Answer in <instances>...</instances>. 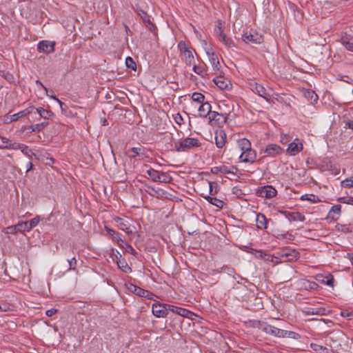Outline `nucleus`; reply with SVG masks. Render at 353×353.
<instances>
[{
	"instance_id": "nucleus-28",
	"label": "nucleus",
	"mask_w": 353,
	"mask_h": 353,
	"mask_svg": "<svg viewBox=\"0 0 353 353\" xmlns=\"http://www.w3.org/2000/svg\"><path fill=\"white\" fill-rule=\"evenodd\" d=\"M203 185L209 189V194L214 195L216 194L218 191V185L216 183L205 181L203 182Z\"/></svg>"
},
{
	"instance_id": "nucleus-50",
	"label": "nucleus",
	"mask_w": 353,
	"mask_h": 353,
	"mask_svg": "<svg viewBox=\"0 0 353 353\" xmlns=\"http://www.w3.org/2000/svg\"><path fill=\"white\" fill-rule=\"evenodd\" d=\"M152 190L159 196H161V197H163V198H165V199H168V196H170V194L163 190H161L160 188H158L157 190H155L154 188H152Z\"/></svg>"
},
{
	"instance_id": "nucleus-22",
	"label": "nucleus",
	"mask_w": 353,
	"mask_h": 353,
	"mask_svg": "<svg viewBox=\"0 0 353 353\" xmlns=\"http://www.w3.org/2000/svg\"><path fill=\"white\" fill-rule=\"evenodd\" d=\"M139 15L143 19V22L150 30H152L154 28V25L152 23L150 17L147 14V12L143 10H139Z\"/></svg>"
},
{
	"instance_id": "nucleus-25",
	"label": "nucleus",
	"mask_w": 353,
	"mask_h": 353,
	"mask_svg": "<svg viewBox=\"0 0 353 353\" xmlns=\"http://www.w3.org/2000/svg\"><path fill=\"white\" fill-rule=\"evenodd\" d=\"M256 222L259 229H265L267 228V219L263 214L256 215Z\"/></svg>"
},
{
	"instance_id": "nucleus-47",
	"label": "nucleus",
	"mask_w": 353,
	"mask_h": 353,
	"mask_svg": "<svg viewBox=\"0 0 353 353\" xmlns=\"http://www.w3.org/2000/svg\"><path fill=\"white\" fill-rule=\"evenodd\" d=\"M141 150V149L140 148H132L128 150V154L131 158H134L139 154Z\"/></svg>"
},
{
	"instance_id": "nucleus-15",
	"label": "nucleus",
	"mask_w": 353,
	"mask_h": 353,
	"mask_svg": "<svg viewBox=\"0 0 353 353\" xmlns=\"http://www.w3.org/2000/svg\"><path fill=\"white\" fill-rule=\"evenodd\" d=\"M213 81L221 90H229L232 88L230 81L223 77H216L213 79Z\"/></svg>"
},
{
	"instance_id": "nucleus-9",
	"label": "nucleus",
	"mask_w": 353,
	"mask_h": 353,
	"mask_svg": "<svg viewBox=\"0 0 353 353\" xmlns=\"http://www.w3.org/2000/svg\"><path fill=\"white\" fill-rule=\"evenodd\" d=\"M168 311H171L173 313H176L181 316L192 319V316L194 315L193 312L182 307H179L173 305L168 304L167 305Z\"/></svg>"
},
{
	"instance_id": "nucleus-16",
	"label": "nucleus",
	"mask_w": 353,
	"mask_h": 353,
	"mask_svg": "<svg viewBox=\"0 0 353 353\" xmlns=\"http://www.w3.org/2000/svg\"><path fill=\"white\" fill-rule=\"evenodd\" d=\"M243 40L246 43H261L263 39L262 37L257 34L246 32L243 34Z\"/></svg>"
},
{
	"instance_id": "nucleus-1",
	"label": "nucleus",
	"mask_w": 353,
	"mask_h": 353,
	"mask_svg": "<svg viewBox=\"0 0 353 353\" xmlns=\"http://www.w3.org/2000/svg\"><path fill=\"white\" fill-rule=\"evenodd\" d=\"M239 153L241 162L253 163L256 158V152L252 148L250 141L247 139H240L236 141V149Z\"/></svg>"
},
{
	"instance_id": "nucleus-51",
	"label": "nucleus",
	"mask_w": 353,
	"mask_h": 353,
	"mask_svg": "<svg viewBox=\"0 0 353 353\" xmlns=\"http://www.w3.org/2000/svg\"><path fill=\"white\" fill-rule=\"evenodd\" d=\"M342 186L345 188H351L353 187V176L346 179L345 180L342 181Z\"/></svg>"
},
{
	"instance_id": "nucleus-2",
	"label": "nucleus",
	"mask_w": 353,
	"mask_h": 353,
	"mask_svg": "<svg viewBox=\"0 0 353 353\" xmlns=\"http://www.w3.org/2000/svg\"><path fill=\"white\" fill-rule=\"evenodd\" d=\"M178 48L180 52V56L182 61L187 66H191L194 63V53L195 50L191 46H189L183 41H180L178 43Z\"/></svg>"
},
{
	"instance_id": "nucleus-5",
	"label": "nucleus",
	"mask_w": 353,
	"mask_h": 353,
	"mask_svg": "<svg viewBox=\"0 0 353 353\" xmlns=\"http://www.w3.org/2000/svg\"><path fill=\"white\" fill-rule=\"evenodd\" d=\"M168 305V304L155 302L152 306V314L157 318H164L167 316L168 314V309L167 308Z\"/></svg>"
},
{
	"instance_id": "nucleus-4",
	"label": "nucleus",
	"mask_w": 353,
	"mask_h": 353,
	"mask_svg": "<svg viewBox=\"0 0 353 353\" xmlns=\"http://www.w3.org/2000/svg\"><path fill=\"white\" fill-rule=\"evenodd\" d=\"M147 174L154 182L169 183L172 181V178L167 172H159L152 168L147 170Z\"/></svg>"
},
{
	"instance_id": "nucleus-58",
	"label": "nucleus",
	"mask_w": 353,
	"mask_h": 353,
	"mask_svg": "<svg viewBox=\"0 0 353 353\" xmlns=\"http://www.w3.org/2000/svg\"><path fill=\"white\" fill-rule=\"evenodd\" d=\"M105 230L107 231V232L111 235L112 236V238H114V236L117 234V232H116L114 230L111 229V228H109L108 227H105Z\"/></svg>"
},
{
	"instance_id": "nucleus-35",
	"label": "nucleus",
	"mask_w": 353,
	"mask_h": 353,
	"mask_svg": "<svg viewBox=\"0 0 353 353\" xmlns=\"http://www.w3.org/2000/svg\"><path fill=\"white\" fill-rule=\"evenodd\" d=\"M219 40L222 41L224 43V45L228 48H232L235 46L233 41L231 39L227 37V36L224 33H221V39Z\"/></svg>"
},
{
	"instance_id": "nucleus-24",
	"label": "nucleus",
	"mask_w": 353,
	"mask_h": 353,
	"mask_svg": "<svg viewBox=\"0 0 353 353\" xmlns=\"http://www.w3.org/2000/svg\"><path fill=\"white\" fill-rule=\"evenodd\" d=\"M201 195L210 203L216 206L217 208H222L223 207L224 202L223 201L214 197H211L209 195H204V193H202Z\"/></svg>"
},
{
	"instance_id": "nucleus-40",
	"label": "nucleus",
	"mask_w": 353,
	"mask_h": 353,
	"mask_svg": "<svg viewBox=\"0 0 353 353\" xmlns=\"http://www.w3.org/2000/svg\"><path fill=\"white\" fill-rule=\"evenodd\" d=\"M304 94L305 97L311 101V103L316 102L318 99V96L314 91H306Z\"/></svg>"
},
{
	"instance_id": "nucleus-13",
	"label": "nucleus",
	"mask_w": 353,
	"mask_h": 353,
	"mask_svg": "<svg viewBox=\"0 0 353 353\" xmlns=\"http://www.w3.org/2000/svg\"><path fill=\"white\" fill-rule=\"evenodd\" d=\"M316 280L321 284L327 285L331 288H334V279L331 274H319L316 276Z\"/></svg>"
},
{
	"instance_id": "nucleus-37",
	"label": "nucleus",
	"mask_w": 353,
	"mask_h": 353,
	"mask_svg": "<svg viewBox=\"0 0 353 353\" xmlns=\"http://www.w3.org/2000/svg\"><path fill=\"white\" fill-rule=\"evenodd\" d=\"M117 265L119 268L121 269L124 272H129L132 271L130 267L128 265V263L124 259L118 260Z\"/></svg>"
},
{
	"instance_id": "nucleus-21",
	"label": "nucleus",
	"mask_w": 353,
	"mask_h": 353,
	"mask_svg": "<svg viewBox=\"0 0 353 353\" xmlns=\"http://www.w3.org/2000/svg\"><path fill=\"white\" fill-rule=\"evenodd\" d=\"M198 111L199 116L203 117H209V114L212 112L211 111V105L208 102H203L200 104Z\"/></svg>"
},
{
	"instance_id": "nucleus-36",
	"label": "nucleus",
	"mask_w": 353,
	"mask_h": 353,
	"mask_svg": "<svg viewBox=\"0 0 353 353\" xmlns=\"http://www.w3.org/2000/svg\"><path fill=\"white\" fill-rule=\"evenodd\" d=\"M325 312V308H308L305 311V314L307 315H323Z\"/></svg>"
},
{
	"instance_id": "nucleus-62",
	"label": "nucleus",
	"mask_w": 353,
	"mask_h": 353,
	"mask_svg": "<svg viewBox=\"0 0 353 353\" xmlns=\"http://www.w3.org/2000/svg\"><path fill=\"white\" fill-rule=\"evenodd\" d=\"M26 172L30 171L33 168V164L31 161H29L26 165Z\"/></svg>"
},
{
	"instance_id": "nucleus-53",
	"label": "nucleus",
	"mask_w": 353,
	"mask_h": 353,
	"mask_svg": "<svg viewBox=\"0 0 353 353\" xmlns=\"http://www.w3.org/2000/svg\"><path fill=\"white\" fill-rule=\"evenodd\" d=\"M69 263L68 270H74L77 265V261L75 257H72L71 259L68 260Z\"/></svg>"
},
{
	"instance_id": "nucleus-3",
	"label": "nucleus",
	"mask_w": 353,
	"mask_h": 353,
	"mask_svg": "<svg viewBox=\"0 0 353 353\" xmlns=\"http://www.w3.org/2000/svg\"><path fill=\"white\" fill-rule=\"evenodd\" d=\"M200 145L201 143L199 139L187 137L183 140L176 142L174 147L177 152H185L190 149L198 148Z\"/></svg>"
},
{
	"instance_id": "nucleus-48",
	"label": "nucleus",
	"mask_w": 353,
	"mask_h": 353,
	"mask_svg": "<svg viewBox=\"0 0 353 353\" xmlns=\"http://www.w3.org/2000/svg\"><path fill=\"white\" fill-rule=\"evenodd\" d=\"M21 152L28 157H31L32 155H35L32 151L28 148V147L23 144L21 150Z\"/></svg>"
},
{
	"instance_id": "nucleus-54",
	"label": "nucleus",
	"mask_w": 353,
	"mask_h": 353,
	"mask_svg": "<svg viewBox=\"0 0 353 353\" xmlns=\"http://www.w3.org/2000/svg\"><path fill=\"white\" fill-rule=\"evenodd\" d=\"M136 293L142 297H145L148 295L149 292L141 288L135 289Z\"/></svg>"
},
{
	"instance_id": "nucleus-61",
	"label": "nucleus",
	"mask_w": 353,
	"mask_h": 353,
	"mask_svg": "<svg viewBox=\"0 0 353 353\" xmlns=\"http://www.w3.org/2000/svg\"><path fill=\"white\" fill-rule=\"evenodd\" d=\"M36 84H37V85L40 86L41 88H43V89L45 90V92H46V94L48 93V89H47V88H46V87H45V86L43 85V83H42L40 81L37 80V81H36Z\"/></svg>"
},
{
	"instance_id": "nucleus-43",
	"label": "nucleus",
	"mask_w": 353,
	"mask_h": 353,
	"mask_svg": "<svg viewBox=\"0 0 353 353\" xmlns=\"http://www.w3.org/2000/svg\"><path fill=\"white\" fill-rule=\"evenodd\" d=\"M125 65L128 68H129L133 70H136V69H137V64L134 62V61L133 60V59L130 57H128L125 59Z\"/></svg>"
},
{
	"instance_id": "nucleus-60",
	"label": "nucleus",
	"mask_w": 353,
	"mask_h": 353,
	"mask_svg": "<svg viewBox=\"0 0 353 353\" xmlns=\"http://www.w3.org/2000/svg\"><path fill=\"white\" fill-rule=\"evenodd\" d=\"M174 120H175L176 123L181 125V123L183 121V118L179 114H177L174 118Z\"/></svg>"
},
{
	"instance_id": "nucleus-27",
	"label": "nucleus",
	"mask_w": 353,
	"mask_h": 353,
	"mask_svg": "<svg viewBox=\"0 0 353 353\" xmlns=\"http://www.w3.org/2000/svg\"><path fill=\"white\" fill-rule=\"evenodd\" d=\"M206 53L212 65L214 68L217 69L218 66L219 65V61L217 55L212 50L207 51Z\"/></svg>"
},
{
	"instance_id": "nucleus-32",
	"label": "nucleus",
	"mask_w": 353,
	"mask_h": 353,
	"mask_svg": "<svg viewBox=\"0 0 353 353\" xmlns=\"http://www.w3.org/2000/svg\"><path fill=\"white\" fill-rule=\"evenodd\" d=\"M310 347L314 353H329V350L326 347L316 343H311Z\"/></svg>"
},
{
	"instance_id": "nucleus-14",
	"label": "nucleus",
	"mask_w": 353,
	"mask_h": 353,
	"mask_svg": "<svg viewBox=\"0 0 353 353\" xmlns=\"http://www.w3.org/2000/svg\"><path fill=\"white\" fill-rule=\"evenodd\" d=\"M250 89L260 97L264 98L266 101H269L270 95L267 94L265 88L256 83L250 84Z\"/></svg>"
},
{
	"instance_id": "nucleus-10",
	"label": "nucleus",
	"mask_w": 353,
	"mask_h": 353,
	"mask_svg": "<svg viewBox=\"0 0 353 353\" xmlns=\"http://www.w3.org/2000/svg\"><path fill=\"white\" fill-rule=\"evenodd\" d=\"M259 328L264 332L270 334L272 336L279 337V334H282L281 329L275 327L265 323H260Z\"/></svg>"
},
{
	"instance_id": "nucleus-6",
	"label": "nucleus",
	"mask_w": 353,
	"mask_h": 353,
	"mask_svg": "<svg viewBox=\"0 0 353 353\" xmlns=\"http://www.w3.org/2000/svg\"><path fill=\"white\" fill-rule=\"evenodd\" d=\"M208 119L211 125L222 126L226 123L227 118L222 114L212 111L209 114Z\"/></svg>"
},
{
	"instance_id": "nucleus-29",
	"label": "nucleus",
	"mask_w": 353,
	"mask_h": 353,
	"mask_svg": "<svg viewBox=\"0 0 353 353\" xmlns=\"http://www.w3.org/2000/svg\"><path fill=\"white\" fill-rule=\"evenodd\" d=\"M8 229L17 230V231H18L19 232H24L26 231H27V232L30 231V228L28 227V221L19 223L16 225L8 227Z\"/></svg>"
},
{
	"instance_id": "nucleus-31",
	"label": "nucleus",
	"mask_w": 353,
	"mask_h": 353,
	"mask_svg": "<svg viewBox=\"0 0 353 353\" xmlns=\"http://www.w3.org/2000/svg\"><path fill=\"white\" fill-rule=\"evenodd\" d=\"M48 122H42L34 125L28 126L26 128L29 130L30 132H40L43 130L46 126H48Z\"/></svg>"
},
{
	"instance_id": "nucleus-46",
	"label": "nucleus",
	"mask_w": 353,
	"mask_h": 353,
	"mask_svg": "<svg viewBox=\"0 0 353 353\" xmlns=\"http://www.w3.org/2000/svg\"><path fill=\"white\" fill-rule=\"evenodd\" d=\"M10 141L4 137H0V149H7L9 145Z\"/></svg>"
},
{
	"instance_id": "nucleus-64",
	"label": "nucleus",
	"mask_w": 353,
	"mask_h": 353,
	"mask_svg": "<svg viewBox=\"0 0 353 353\" xmlns=\"http://www.w3.org/2000/svg\"><path fill=\"white\" fill-rule=\"evenodd\" d=\"M256 253H257V255H256V256L257 258L264 259V254L265 253H263L261 251H256Z\"/></svg>"
},
{
	"instance_id": "nucleus-12",
	"label": "nucleus",
	"mask_w": 353,
	"mask_h": 353,
	"mask_svg": "<svg viewBox=\"0 0 353 353\" xmlns=\"http://www.w3.org/2000/svg\"><path fill=\"white\" fill-rule=\"evenodd\" d=\"M214 139L216 147L222 148L226 143L227 135L225 132L221 129L216 130Z\"/></svg>"
},
{
	"instance_id": "nucleus-20",
	"label": "nucleus",
	"mask_w": 353,
	"mask_h": 353,
	"mask_svg": "<svg viewBox=\"0 0 353 353\" xmlns=\"http://www.w3.org/2000/svg\"><path fill=\"white\" fill-rule=\"evenodd\" d=\"M341 42L347 50L353 52V36L345 34L341 37Z\"/></svg>"
},
{
	"instance_id": "nucleus-11",
	"label": "nucleus",
	"mask_w": 353,
	"mask_h": 353,
	"mask_svg": "<svg viewBox=\"0 0 353 353\" xmlns=\"http://www.w3.org/2000/svg\"><path fill=\"white\" fill-rule=\"evenodd\" d=\"M114 220L118 224V226L120 230H123L127 234L132 233V230H131L130 228V223L128 219L116 216L114 218Z\"/></svg>"
},
{
	"instance_id": "nucleus-8",
	"label": "nucleus",
	"mask_w": 353,
	"mask_h": 353,
	"mask_svg": "<svg viewBox=\"0 0 353 353\" xmlns=\"http://www.w3.org/2000/svg\"><path fill=\"white\" fill-rule=\"evenodd\" d=\"M54 41H41L38 43L37 49L39 52L48 54L54 52Z\"/></svg>"
},
{
	"instance_id": "nucleus-18",
	"label": "nucleus",
	"mask_w": 353,
	"mask_h": 353,
	"mask_svg": "<svg viewBox=\"0 0 353 353\" xmlns=\"http://www.w3.org/2000/svg\"><path fill=\"white\" fill-rule=\"evenodd\" d=\"M298 285L300 289L306 290H314L317 289L318 285L314 281H310L307 279H301L299 281Z\"/></svg>"
},
{
	"instance_id": "nucleus-41",
	"label": "nucleus",
	"mask_w": 353,
	"mask_h": 353,
	"mask_svg": "<svg viewBox=\"0 0 353 353\" xmlns=\"http://www.w3.org/2000/svg\"><path fill=\"white\" fill-rule=\"evenodd\" d=\"M299 253L294 250L292 252V253H290L288 251H283V252L281 254V256H285L288 258V260L297 259Z\"/></svg>"
},
{
	"instance_id": "nucleus-39",
	"label": "nucleus",
	"mask_w": 353,
	"mask_h": 353,
	"mask_svg": "<svg viewBox=\"0 0 353 353\" xmlns=\"http://www.w3.org/2000/svg\"><path fill=\"white\" fill-rule=\"evenodd\" d=\"M192 65H193L192 70H193L194 72H195L196 74H197L201 77H204L205 75L207 74V72L203 66L197 65H195L194 63Z\"/></svg>"
},
{
	"instance_id": "nucleus-59",
	"label": "nucleus",
	"mask_w": 353,
	"mask_h": 353,
	"mask_svg": "<svg viewBox=\"0 0 353 353\" xmlns=\"http://www.w3.org/2000/svg\"><path fill=\"white\" fill-rule=\"evenodd\" d=\"M341 200L343 201V203H345L347 204H353V197L348 198L347 199L345 198H342V199H341Z\"/></svg>"
},
{
	"instance_id": "nucleus-33",
	"label": "nucleus",
	"mask_w": 353,
	"mask_h": 353,
	"mask_svg": "<svg viewBox=\"0 0 353 353\" xmlns=\"http://www.w3.org/2000/svg\"><path fill=\"white\" fill-rule=\"evenodd\" d=\"M341 206V205H335L332 207L329 214L332 219L336 220L340 215Z\"/></svg>"
},
{
	"instance_id": "nucleus-52",
	"label": "nucleus",
	"mask_w": 353,
	"mask_h": 353,
	"mask_svg": "<svg viewBox=\"0 0 353 353\" xmlns=\"http://www.w3.org/2000/svg\"><path fill=\"white\" fill-rule=\"evenodd\" d=\"M24 115H25V111H21L18 113L14 114L11 115V117H10V121H12V122L16 121L19 118L23 117Z\"/></svg>"
},
{
	"instance_id": "nucleus-45",
	"label": "nucleus",
	"mask_w": 353,
	"mask_h": 353,
	"mask_svg": "<svg viewBox=\"0 0 353 353\" xmlns=\"http://www.w3.org/2000/svg\"><path fill=\"white\" fill-rule=\"evenodd\" d=\"M40 221H41L40 216H37L34 218H33L32 219H31L29 222H28V227H29L30 230H31L32 228L36 227L39 224Z\"/></svg>"
},
{
	"instance_id": "nucleus-63",
	"label": "nucleus",
	"mask_w": 353,
	"mask_h": 353,
	"mask_svg": "<svg viewBox=\"0 0 353 353\" xmlns=\"http://www.w3.org/2000/svg\"><path fill=\"white\" fill-rule=\"evenodd\" d=\"M8 309L9 307L6 304L0 305V311L6 312Z\"/></svg>"
},
{
	"instance_id": "nucleus-44",
	"label": "nucleus",
	"mask_w": 353,
	"mask_h": 353,
	"mask_svg": "<svg viewBox=\"0 0 353 353\" xmlns=\"http://www.w3.org/2000/svg\"><path fill=\"white\" fill-rule=\"evenodd\" d=\"M282 334H279V337H289L295 339L298 335L296 332L281 330Z\"/></svg>"
},
{
	"instance_id": "nucleus-34",
	"label": "nucleus",
	"mask_w": 353,
	"mask_h": 353,
	"mask_svg": "<svg viewBox=\"0 0 353 353\" xmlns=\"http://www.w3.org/2000/svg\"><path fill=\"white\" fill-rule=\"evenodd\" d=\"M288 219L293 221H304L305 220V216L299 212L290 213Z\"/></svg>"
},
{
	"instance_id": "nucleus-23",
	"label": "nucleus",
	"mask_w": 353,
	"mask_h": 353,
	"mask_svg": "<svg viewBox=\"0 0 353 353\" xmlns=\"http://www.w3.org/2000/svg\"><path fill=\"white\" fill-rule=\"evenodd\" d=\"M239 170L234 165H220L219 173L221 174H230L233 175H236L238 172Z\"/></svg>"
},
{
	"instance_id": "nucleus-55",
	"label": "nucleus",
	"mask_w": 353,
	"mask_h": 353,
	"mask_svg": "<svg viewBox=\"0 0 353 353\" xmlns=\"http://www.w3.org/2000/svg\"><path fill=\"white\" fill-rule=\"evenodd\" d=\"M57 312V309L51 308V309H50V310H46V314L48 316H53L54 314H55Z\"/></svg>"
},
{
	"instance_id": "nucleus-19",
	"label": "nucleus",
	"mask_w": 353,
	"mask_h": 353,
	"mask_svg": "<svg viewBox=\"0 0 353 353\" xmlns=\"http://www.w3.org/2000/svg\"><path fill=\"white\" fill-rule=\"evenodd\" d=\"M282 151V148L276 144H269L265 149V153L272 157L281 154Z\"/></svg>"
},
{
	"instance_id": "nucleus-17",
	"label": "nucleus",
	"mask_w": 353,
	"mask_h": 353,
	"mask_svg": "<svg viewBox=\"0 0 353 353\" xmlns=\"http://www.w3.org/2000/svg\"><path fill=\"white\" fill-rule=\"evenodd\" d=\"M297 142H292L289 144L288 148L287 149V152L292 156L297 154L299 152H301L303 149V144L299 141L298 139H296Z\"/></svg>"
},
{
	"instance_id": "nucleus-56",
	"label": "nucleus",
	"mask_w": 353,
	"mask_h": 353,
	"mask_svg": "<svg viewBox=\"0 0 353 353\" xmlns=\"http://www.w3.org/2000/svg\"><path fill=\"white\" fill-rule=\"evenodd\" d=\"M112 239L113 240H115L119 245H121V244L124 243L119 233H117Z\"/></svg>"
},
{
	"instance_id": "nucleus-26",
	"label": "nucleus",
	"mask_w": 353,
	"mask_h": 353,
	"mask_svg": "<svg viewBox=\"0 0 353 353\" xmlns=\"http://www.w3.org/2000/svg\"><path fill=\"white\" fill-rule=\"evenodd\" d=\"M37 112L41 118L44 119H49L53 116V112L50 110H46L43 108H35Z\"/></svg>"
},
{
	"instance_id": "nucleus-7",
	"label": "nucleus",
	"mask_w": 353,
	"mask_h": 353,
	"mask_svg": "<svg viewBox=\"0 0 353 353\" xmlns=\"http://www.w3.org/2000/svg\"><path fill=\"white\" fill-rule=\"evenodd\" d=\"M276 189L272 185H265L257 190V194L259 196L272 199L276 195Z\"/></svg>"
},
{
	"instance_id": "nucleus-38",
	"label": "nucleus",
	"mask_w": 353,
	"mask_h": 353,
	"mask_svg": "<svg viewBox=\"0 0 353 353\" xmlns=\"http://www.w3.org/2000/svg\"><path fill=\"white\" fill-rule=\"evenodd\" d=\"M193 102L200 103L204 102L205 97L203 94L199 92H194L192 96Z\"/></svg>"
},
{
	"instance_id": "nucleus-57",
	"label": "nucleus",
	"mask_w": 353,
	"mask_h": 353,
	"mask_svg": "<svg viewBox=\"0 0 353 353\" xmlns=\"http://www.w3.org/2000/svg\"><path fill=\"white\" fill-rule=\"evenodd\" d=\"M274 259H277V257H274L270 254H264V259L265 261L274 262Z\"/></svg>"
},
{
	"instance_id": "nucleus-30",
	"label": "nucleus",
	"mask_w": 353,
	"mask_h": 353,
	"mask_svg": "<svg viewBox=\"0 0 353 353\" xmlns=\"http://www.w3.org/2000/svg\"><path fill=\"white\" fill-rule=\"evenodd\" d=\"M336 230L338 232H343V233H350L353 231V225L350 224H339L338 223L336 225Z\"/></svg>"
},
{
	"instance_id": "nucleus-42",
	"label": "nucleus",
	"mask_w": 353,
	"mask_h": 353,
	"mask_svg": "<svg viewBox=\"0 0 353 353\" xmlns=\"http://www.w3.org/2000/svg\"><path fill=\"white\" fill-rule=\"evenodd\" d=\"M301 199L302 200H307V201H312V203H316V202L319 201L318 196H316V195L312 194L303 195V196H301Z\"/></svg>"
},
{
	"instance_id": "nucleus-49",
	"label": "nucleus",
	"mask_w": 353,
	"mask_h": 353,
	"mask_svg": "<svg viewBox=\"0 0 353 353\" xmlns=\"http://www.w3.org/2000/svg\"><path fill=\"white\" fill-rule=\"evenodd\" d=\"M23 145V144H22V143H17V142H14V143L10 142L9 145L8 146L7 149H12L14 150H21Z\"/></svg>"
}]
</instances>
